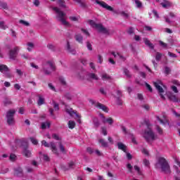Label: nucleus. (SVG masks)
I'll list each match as a JSON object with an SVG mask.
<instances>
[{
  "instance_id": "obj_1",
  "label": "nucleus",
  "mask_w": 180,
  "mask_h": 180,
  "mask_svg": "<svg viewBox=\"0 0 180 180\" xmlns=\"http://www.w3.org/2000/svg\"><path fill=\"white\" fill-rule=\"evenodd\" d=\"M156 169H161L163 174L167 175H171V166L165 158L160 157L158 159V162L155 165Z\"/></svg>"
},
{
  "instance_id": "obj_2",
  "label": "nucleus",
  "mask_w": 180,
  "mask_h": 180,
  "mask_svg": "<svg viewBox=\"0 0 180 180\" xmlns=\"http://www.w3.org/2000/svg\"><path fill=\"white\" fill-rule=\"evenodd\" d=\"M53 11H55L57 13L56 19H58V20L60 22L62 25L64 26H70V22L65 20V16H67V14L60 11L58 7H53Z\"/></svg>"
},
{
  "instance_id": "obj_3",
  "label": "nucleus",
  "mask_w": 180,
  "mask_h": 180,
  "mask_svg": "<svg viewBox=\"0 0 180 180\" xmlns=\"http://www.w3.org/2000/svg\"><path fill=\"white\" fill-rule=\"evenodd\" d=\"M153 85L157 89L160 98L163 99V101H165V96H164L165 95V90L164 89H167V86H165L161 81L154 82Z\"/></svg>"
},
{
  "instance_id": "obj_4",
  "label": "nucleus",
  "mask_w": 180,
  "mask_h": 180,
  "mask_svg": "<svg viewBox=\"0 0 180 180\" xmlns=\"http://www.w3.org/2000/svg\"><path fill=\"white\" fill-rule=\"evenodd\" d=\"M49 68H50V70L53 72L56 71L57 70L56 63L51 60H49L43 65L42 71L45 75H50V74H51V71H50Z\"/></svg>"
},
{
  "instance_id": "obj_5",
  "label": "nucleus",
  "mask_w": 180,
  "mask_h": 180,
  "mask_svg": "<svg viewBox=\"0 0 180 180\" xmlns=\"http://www.w3.org/2000/svg\"><path fill=\"white\" fill-rule=\"evenodd\" d=\"M15 113H16V111L15 110H9L6 112V119H7V123L9 126H12V124H15Z\"/></svg>"
},
{
  "instance_id": "obj_6",
  "label": "nucleus",
  "mask_w": 180,
  "mask_h": 180,
  "mask_svg": "<svg viewBox=\"0 0 180 180\" xmlns=\"http://www.w3.org/2000/svg\"><path fill=\"white\" fill-rule=\"evenodd\" d=\"M41 144L44 147H47V148L51 147V150H52L53 154H56V155H58V151L57 150V146H56V143H54V142H51L50 144H49V143H47V141H46L45 140H43L41 141Z\"/></svg>"
},
{
  "instance_id": "obj_7",
  "label": "nucleus",
  "mask_w": 180,
  "mask_h": 180,
  "mask_svg": "<svg viewBox=\"0 0 180 180\" xmlns=\"http://www.w3.org/2000/svg\"><path fill=\"white\" fill-rule=\"evenodd\" d=\"M89 102L90 103H91V105H94V106L98 109H101V110H103V112H105V113H108V112H109V108L106 105L101 103H96V101L94 100H90Z\"/></svg>"
},
{
  "instance_id": "obj_8",
  "label": "nucleus",
  "mask_w": 180,
  "mask_h": 180,
  "mask_svg": "<svg viewBox=\"0 0 180 180\" xmlns=\"http://www.w3.org/2000/svg\"><path fill=\"white\" fill-rule=\"evenodd\" d=\"M143 137L147 141V143H150V139H151L152 140H155V135L154 134V132L151 129L146 131Z\"/></svg>"
},
{
  "instance_id": "obj_9",
  "label": "nucleus",
  "mask_w": 180,
  "mask_h": 180,
  "mask_svg": "<svg viewBox=\"0 0 180 180\" xmlns=\"http://www.w3.org/2000/svg\"><path fill=\"white\" fill-rule=\"evenodd\" d=\"M20 49L19 46H15L13 49L9 51V58L11 60H16V57H18V51H19Z\"/></svg>"
},
{
  "instance_id": "obj_10",
  "label": "nucleus",
  "mask_w": 180,
  "mask_h": 180,
  "mask_svg": "<svg viewBox=\"0 0 180 180\" xmlns=\"http://www.w3.org/2000/svg\"><path fill=\"white\" fill-rule=\"evenodd\" d=\"M96 4L100 5V6H102V8H104V9H106L110 12H115V9H113L112 6L108 5L105 1H99L98 0H96Z\"/></svg>"
},
{
  "instance_id": "obj_11",
  "label": "nucleus",
  "mask_w": 180,
  "mask_h": 180,
  "mask_svg": "<svg viewBox=\"0 0 180 180\" xmlns=\"http://www.w3.org/2000/svg\"><path fill=\"white\" fill-rule=\"evenodd\" d=\"M66 112L67 113L70 114V116H74V115H75L76 117H77V118L79 119V123H81V115L78 113H77V112H75L74 110H72V108H66Z\"/></svg>"
},
{
  "instance_id": "obj_12",
  "label": "nucleus",
  "mask_w": 180,
  "mask_h": 180,
  "mask_svg": "<svg viewBox=\"0 0 180 180\" xmlns=\"http://www.w3.org/2000/svg\"><path fill=\"white\" fill-rule=\"evenodd\" d=\"M22 155L26 157V158H30V157H32V151L28 149L27 146L24 147L22 150Z\"/></svg>"
},
{
  "instance_id": "obj_13",
  "label": "nucleus",
  "mask_w": 180,
  "mask_h": 180,
  "mask_svg": "<svg viewBox=\"0 0 180 180\" xmlns=\"http://www.w3.org/2000/svg\"><path fill=\"white\" fill-rule=\"evenodd\" d=\"M167 97L169 101H172V102H179V98H178V97H176V96L172 93L167 94Z\"/></svg>"
},
{
  "instance_id": "obj_14",
  "label": "nucleus",
  "mask_w": 180,
  "mask_h": 180,
  "mask_svg": "<svg viewBox=\"0 0 180 180\" xmlns=\"http://www.w3.org/2000/svg\"><path fill=\"white\" fill-rule=\"evenodd\" d=\"M117 148L118 150H121L124 153H127V146L122 142L117 143Z\"/></svg>"
},
{
  "instance_id": "obj_15",
  "label": "nucleus",
  "mask_w": 180,
  "mask_h": 180,
  "mask_svg": "<svg viewBox=\"0 0 180 180\" xmlns=\"http://www.w3.org/2000/svg\"><path fill=\"white\" fill-rule=\"evenodd\" d=\"M156 119H157V121L160 123V124H162V126H165L166 124L169 126V121H168L167 118H164V120H162L160 117L156 116Z\"/></svg>"
},
{
  "instance_id": "obj_16",
  "label": "nucleus",
  "mask_w": 180,
  "mask_h": 180,
  "mask_svg": "<svg viewBox=\"0 0 180 180\" xmlns=\"http://www.w3.org/2000/svg\"><path fill=\"white\" fill-rule=\"evenodd\" d=\"M97 29L98 32H100V33H103L104 34H109V30L104 27L103 25H102V24H100Z\"/></svg>"
},
{
  "instance_id": "obj_17",
  "label": "nucleus",
  "mask_w": 180,
  "mask_h": 180,
  "mask_svg": "<svg viewBox=\"0 0 180 180\" xmlns=\"http://www.w3.org/2000/svg\"><path fill=\"white\" fill-rule=\"evenodd\" d=\"M102 116V122L103 123H108V124L110 125H112L113 124V118L112 117H108V118H106L105 117V116L103 115H101Z\"/></svg>"
},
{
  "instance_id": "obj_18",
  "label": "nucleus",
  "mask_w": 180,
  "mask_h": 180,
  "mask_svg": "<svg viewBox=\"0 0 180 180\" xmlns=\"http://www.w3.org/2000/svg\"><path fill=\"white\" fill-rule=\"evenodd\" d=\"M14 174L16 175V176H22L23 175V169L22 167H17L14 169Z\"/></svg>"
},
{
  "instance_id": "obj_19",
  "label": "nucleus",
  "mask_w": 180,
  "mask_h": 180,
  "mask_svg": "<svg viewBox=\"0 0 180 180\" xmlns=\"http://www.w3.org/2000/svg\"><path fill=\"white\" fill-rule=\"evenodd\" d=\"M0 72L5 74L6 72H9V68L6 65L0 64Z\"/></svg>"
},
{
  "instance_id": "obj_20",
  "label": "nucleus",
  "mask_w": 180,
  "mask_h": 180,
  "mask_svg": "<svg viewBox=\"0 0 180 180\" xmlns=\"http://www.w3.org/2000/svg\"><path fill=\"white\" fill-rule=\"evenodd\" d=\"M160 5L162 6V8H165V9H168V8H171L172 4L169 1L165 0L163 3H161Z\"/></svg>"
},
{
  "instance_id": "obj_21",
  "label": "nucleus",
  "mask_w": 180,
  "mask_h": 180,
  "mask_svg": "<svg viewBox=\"0 0 180 180\" xmlns=\"http://www.w3.org/2000/svg\"><path fill=\"white\" fill-rule=\"evenodd\" d=\"M143 41L146 46H148V47H149L150 49H154V45L148 40V39L144 38Z\"/></svg>"
},
{
  "instance_id": "obj_22",
  "label": "nucleus",
  "mask_w": 180,
  "mask_h": 180,
  "mask_svg": "<svg viewBox=\"0 0 180 180\" xmlns=\"http://www.w3.org/2000/svg\"><path fill=\"white\" fill-rule=\"evenodd\" d=\"M75 39L76 41H78V43H80V44H82V41L84 40V37H82V35H81V34H75Z\"/></svg>"
},
{
  "instance_id": "obj_23",
  "label": "nucleus",
  "mask_w": 180,
  "mask_h": 180,
  "mask_svg": "<svg viewBox=\"0 0 180 180\" xmlns=\"http://www.w3.org/2000/svg\"><path fill=\"white\" fill-rule=\"evenodd\" d=\"M67 50L69 53H70V54H75V49H71V46L70 45V42L68 41L67 43Z\"/></svg>"
},
{
  "instance_id": "obj_24",
  "label": "nucleus",
  "mask_w": 180,
  "mask_h": 180,
  "mask_svg": "<svg viewBox=\"0 0 180 180\" xmlns=\"http://www.w3.org/2000/svg\"><path fill=\"white\" fill-rule=\"evenodd\" d=\"M51 124L49 122H42L41 125V129H42L43 130L47 129V127L48 129H49Z\"/></svg>"
},
{
  "instance_id": "obj_25",
  "label": "nucleus",
  "mask_w": 180,
  "mask_h": 180,
  "mask_svg": "<svg viewBox=\"0 0 180 180\" xmlns=\"http://www.w3.org/2000/svg\"><path fill=\"white\" fill-rule=\"evenodd\" d=\"M123 73L126 75L127 78H130L131 77V73H130V70L126 68H123Z\"/></svg>"
},
{
  "instance_id": "obj_26",
  "label": "nucleus",
  "mask_w": 180,
  "mask_h": 180,
  "mask_svg": "<svg viewBox=\"0 0 180 180\" xmlns=\"http://www.w3.org/2000/svg\"><path fill=\"white\" fill-rule=\"evenodd\" d=\"M112 79V77L109 75H108L106 73H103L101 75V79L103 81H109V79Z\"/></svg>"
},
{
  "instance_id": "obj_27",
  "label": "nucleus",
  "mask_w": 180,
  "mask_h": 180,
  "mask_svg": "<svg viewBox=\"0 0 180 180\" xmlns=\"http://www.w3.org/2000/svg\"><path fill=\"white\" fill-rule=\"evenodd\" d=\"M89 23L92 27H96V29H98V27H99V25H101L96 24V22H95V21L92 20H89Z\"/></svg>"
},
{
  "instance_id": "obj_28",
  "label": "nucleus",
  "mask_w": 180,
  "mask_h": 180,
  "mask_svg": "<svg viewBox=\"0 0 180 180\" xmlns=\"http://www.w3.org/2000/svg\"><path fill=\"white\" fill-rule=\"evenodd\" d=\"M4 106H9L12 105V101L11 100V98H4Z\"/></svg>"
},
{
  "instance_id": "obj_29",
  "label": "nucleus",
  "mask_w": 180,
  "mask_h": 180,
  "mask_svg": "<svg viewBox=\"0 0 180 180\" xmlns=\"http://www.w3.org/2000/svg\"><path fill=\"white\" fill-rule=\"evenodd\" d=\"M38 106H41V105H44V98L41 96H39V100L37 101Z\"/></svg>"
},
{
  "instance_id": "obj_30",
  "label": "nucleus",
  "mask_w": 180,
  "mask_h": 180,
  "mask_svg": "<svg viewBox=\"0 0 180 180\" xmlns=\"http://www.w3.org/2000/svg\"><path fill=\"white\" fill-rule=\"evenodd\" d=\"M89 78H91V79H95L96 81H98L99 78L95 73H89Z\"/></svg>"
},
{
  "instance_id": "obj_31",
  "label": "nucleus",
  "mask_w": 180,
  "mask_h": 180,
  "mask_svg": "<svg viewBox=\"0 0 180 180\" xmlns=\"http://www.w3.org/2000/svg\"><path fill=\"white\" fill-rule=\"evenodd\" d=\"M68 127L69 129H74L75 127V122L72 121V120H70L68 122Z\"/></svg>"
},
{
  "instance_id": "obj_32",
  "label": "nucleus",
  "mask_w": 180,
  "mask_h": 180,
  "mask_svg": "<svg viewBox=\"0 0 180 180\" xmlns=\"http://www.w3.org/2000/svg\"><path fill=\"white\" fill-rule=\"evenodd\" d=\"M58 144H59V148H60V150L61 153H63V154H65L66 153L65 148H64V146L63 145V143L58 142Z\"/></svg>"
},
{
  "instance_id": "obj_33",
  "label": "nucleus",
  "mask_w": 180,
  "mask_h": 180,
  "mask_svg": "<svg viewBox=\"0 0 180 180\" xmlns=\"http://www.w3.org/2000/svg\"><path fill=\"white\" fill-rule=\"evenodd\" d=\"M27 50L28 51H32V50H33V47H34V44H33V43L32 42H28L27 44Z\"/></svg>"
},
{
  "instance_id": "obj_34",
  "label": "nucleus",
  "mask_w": 180,
  "mask_h": 180,
  "mask_svg": "<svg viewBox=\"0 0 180 180\" xmlns=\"http://www.w3.org/2000/svg\"><path fill=\"white\" fill-rule=\"evenodd\" d=\"M99 143L101 144L102 147H108V142L105 139H99Z\"/></svg>"
},
{
  "instance_id": "obj_35",
  "label": "nucleus",
  "mask_w": 180,
  "mask_h": 180,
  "mask_svg": "<svg viewBox=\"0 0 180 180\" xmlns=\"http://www.w3.org/2000/svg\"><path fill=\"white\" fill-rule=\"evenodd\" d=\"M162 58V53L160 52H157L155 56L156 61H160V60H161Z\"/></svg>"
},
{
  "instance_id": "obj_36",
  "label": "nucleus",
  "mask_w": 180,
  "mask_h": 180,
  "mask_svg": "<svg viewBox=\"0 0 180 180\" xmlns=\"http://www.w3.org/2000/svg\"><path fill=\"white\" fill-rule=\"evenodd\" d=\"M75 165V162L70 161V162L68 163V167L69 169H74V167Z\"/></svg>"
},
{
  "instance_id": "obj_37",
  "label": "nucleus",
  "mask_w": 180,
  "mask_h": 180,
  "mask_svg": "<svg viewBox=\"0 0 180 180\" xmlns=\"http://www.w3.org/2000/svg\"><path fill=\"white\" fill-rule=\"evenodd\" d=\"M135 4L136 5V8H141V6H143V3H141V1L140 0H135L134 1Z\"/></svg>"
},
{
  "instance_id": "obj_38",
  "label": "nucleus",
  "mask_w": 180,
  "mask_h": 180,
  "mask_svg": "<svg viewBox=\"0 0 180 180\" xmlns=\"http://www.w3.org/2000/svg\"><path fill=\"white\" fill-rule=\"evenodd\" d=\"M58 3L61 8H65V1L64 0H58Z\"/></svg>"
},
{
  "instance_id": "obj_39",
  "label": "nucleus",
  "mask_w": 180,
  "mask_h": 180,
  "mask_svg": "<svg viewBox=\"0 0 180 180\" xmlns=\"http://www.w3.org/2000/svg\"><path fill=\"white\" fill-rule=\"evenodd\" d=\"M30 140L32 143V144H34V146H37V144H39V141H37V139L33 137H30Z\"/></svg>"
},
{
  "instance_id": "obj_40",
  "label": "nucleus",
  "mask_w": 180,
  "mask_h": 180,
  "mask_svg": "<svg viewBox=\"0 0 180 180\" xmlns=\"http://www.w3.org/2000/svg\"><path fill=\"white\" fill-rule=\"evenodd\" d=\"M0 28L3 30H6L8 28V26L5 25V22L0 21Z\"/></svg>"
},
{
  "instance_id": "obj_41",
  "label": "nucleus",
  "mask_w": 180,
  "mask_h": 180,
  "mask_svg": "<svg viewBox=\"0 0 180 180\" xmlns=\"http://www.w3.org/2000/svg\"><path fill=\"white\" fill-rule=\"evenodd\" d=\"M0 8H3V9H8V4L0 1Z\"/></svg>"
},
{
  "instance_id": "obj_42",
  "label": "nucleus",
  "mask_w": 180,
  "mask_h": 180,
  "mask_svg": "<svg viewBox=\"0 0 180 180\" xmlns=\"http://www.w3.org/2000/svg\"><path fill=\"white\" fill-rule=\"evenodd\" d=\"M69 19L72 20V22H78V20L79 19V17L76 16H70Z\"/></svg>"
},
{
  "instance_id": "obj_43",
  "label": "nucleus",
  "mask_w": 180,
  "mask_h": 180,
  "mask_svg": "<svg viewBox=\"0 0 180 180\" xmlns=\"http://www.w3.org/2000/svg\"><path fill=\"white\" fill-rule=\"evenodd\" d=\"M94 124L96 127H99V126H101V122H99V120L98 119H94Z\"/></svg>"
},
{
  "instance_id": "obj_44",
  "label": "nucleus",
  "mask_w": 180,
  "mask_h": 180,
  "mask_svg": "<svg viewBox=\"0 0 180 180\" xmlns=\"http://www.w3.org/2000/svg\"><path fill=\"white\" fill-rule=\"evenodd\" d=\"M127 33L128 34H134V28H133L132 27H129V30H127Z\"/></svg>"
},
{
  "instance_id": "obj_45",
  "label": "nucleus",
  "mask_w": 180,
  "mask_h": 180,
  "mask_svg": "<svg viewBox=\"0 0 180 180\" xmlns=\"http://www.w3.org/2000/svg\"><path fill=\"white\" fill-rule=\"evenodd\" d=\"M134 168L135 171L138 172V175H141V170H140V167H139V166L135 165Z\"/></svg>"
},
{
  "instance_id": "obj_46",
  "label": "nucleus",
  "mask_w": 180,
  "mask_h": 180,
  "mask_svg": "<svg viewBox=\"0 0 180 180\" xmlns=\"http://www.w3.org/2000/svg\"><path fill=\"white\" fill-rule=\"evenodd\" d=\"M20 23L21 25H24V26H30V23L27 22V21H25L23 20H20Z\"/></svg>"
},
{
  "instance_id": "obj_47",
  "label": "nucleus",
  "mask_w": 180,
  "mask_h": 180,
  "mask_svg": "<svg viewBox=\"0 0 180 180\" xmlns=\"http://www.w3.org/2000/svg\"><path fill=\"white\" fill-rule=\"evenodd\" d=\"M156 130H157L158 133H159V134H162L163 131H162V129L160 126L156 125Z\"/></svg>"
},
{
  "instance_id": "obj_48",
  "label": "nucleus",
  "mask_w": 180,
  "mask_h": 180,
  "mask_svg": "<svg viewBox=\"0 0 180 180\" xmlns=\"http://www.w3.org/2000/svg\"><path fill=\"white\" fill-rule=\"evenodd\" d=\"M145 85H146V88H147V89L148 90L149 92H153V88L151 87V86L148 83L146 82Z\"/></svg>"
},
{
  "instance_id": "obj_49",
  "label": "nucleus",
  "mask_w": 180,
  "mask_h": 180,
  "mask_svg": "<svg viewBox=\"0 0 180 180\" xmlns=\"http://www.w3.org/2000/svg\"><path fill=\"white\" fill-rule=\"evenodd\" d=\"M101 130H102V134H103V136H108V131L106 130V127H102Z\"/></svg>"
},
{
  "instance_id": "obj_50",
  "label": "nucleus",
  "mask_w": 180,
  "mask_h": 180,
  "mask_svg": "<svg viewBox=\"0 0 180 180\" xmlns=\"http://www.w3.org/2000/svg\"><path fill=\"white\" fill-rule=\"evenodd\" d=\"M48 49H49V50H51L52 51H54V50H56V46H54V45L51 44H49L47 45Z\"/></svg>"
},
{
  "instance_id": "obj_51",
  "label": "nucleus",
  "mask_w": 180,
  "mask_h": 180,
  "mask_svg": "<svg viewBox=\"0 0 180 180\" xmlns=\"http://www.w3.org/2000/svg\"><path fill=\"white\" fill-rule=\"evenodd\" d=\"M127 168L129 169V172H133V166L131 165V164L128 163L127 165Z\"/></svg>"
},
{
  "instance_id": "obj_52",
  "label": "nucleus",
  "mask_w": 180,
  "mask_h": 180,
  "mask_svg": "<svg viewBox=\"0 0 180 180\" xmlns=\"http://www.w3.org/2000/svg\"><path fill=\"white\" fill-rule=\"evenodd\" d=\"M53 109L55 110H59L60 107H58V103H56V101H53Z\"/></svg>"
},
{
  "instance_id": "obj_53",
  "label": "nucleus",
  "mask_w": 180,
  "mask_h": 180,
  "mask_svg": "<svg viewBox=\"0 0 180 180\" xmlns=\"http://www.w3.org/2000/svg\"><path fill=\"white\" fill-rule=\"evenodd\" d=\"M9 159H10V161H15V160H16V155L11 153L10 155Z\"/></svg>"
},
{
  "instance_id": "obj_54",
  "label": "nucleus",
  "mask_w": 180,
  "mask_h": 180,
  "mask_svg": "<svg viewBox=\"0 0 180 180\" xmlns=\"http://www.w3.org/2000/svg\"><path fill=\"white\" fill-rule=\"evenodd\" d=\"M59 81L62 85H67V82H65V79H64V77H60Z\"/></svg>"
},
{
  "instance_id": "obj_55",
  "label": "nucleus",
  "mask_w": 180,
  "mask_h": 180,
  "mask_svg": "<svg viewBox=\"0 0 180 180\" xmlns=\"http://www.w3.org/2000/svg\"><path fill=\"white\" fill-rule=\"evenodd\" d=\"M86 47L88 50H89L90 51H92V44H91V42L89 41L86 42Z\"/></svg>"
},
{
  "instance_id": "obj_56",
  "label": "nucleus",
  "mask_w": 180,
  "mask_h": 180,
  "mask_svg": "<svg viewBox=\"0 0 180 180\" xmlns=\"http://www.w3.org/2000/svg\"><path fill=\"white\" fill-rule=\"evenodd\" d=\"M143 164L145 167H150V161L147 159L143 160Z\"/></svg>"
},
{
  "instance_id": "obj_57",
  "label": "nucleus",
  "mask_w": 180,
  "mask_h": 180,
  "mask_svg": "<svg viewBox=\"0 0 180 180\" xmlns=\"http://www.w3.org/2000/svg\"><path fill=\"white\" fill-rule=\"evenodd\" d=\"M61 169L64 172L65 171H70V168L68 167V166H65V165H62L61 166Z\"/></svg>"
},
{
  "instance_id": "obj_58",
  "label": "nucleus",
  "mask_w": 180,
  "mask_h": 180,
  "mask_svg": "<svg viewBox=\"0 0 180 180\" xmlns=\"http://www.w3.org/2000/svg\"><path fill=\"white\" fill-rule=\"evenodd\" d=\"M86 152L89 153V154H94V149L91 147H88L86 148Z\"/></svg>"
},
{
  "instance_id": "obj_59",
  "label": "nucleus",
  "mask_w": 180,
  "mask_h": 180,
  "mask_svg": "<svg viewBox=\"0 0 180 180\" xmlns=\"http://www.w3.org/2000/svg\"><path fill=\"white\" fill-rule=\"evenodd\" d=\"M117 105L122 106L123 105V101L120 99V98H117Z\"/></svg>"
},
{
  "instance_id": "obj_60",
  "label": "nucleus",
  "mask_w": 180,
  "mask_h": 180,
  "mask_svg": "<svg viewBox=\"0 0 180 180\" xmlns=\"http://www.w3.org/2000/svg\"><path fill=\"white\" fill-rule=\"evenodd\" d=\"M44 157V160L46 161V162H49L50 161V158L47 155H43Z\"/></svg>"
},
{
  "instance_id": "obj_61",
  "label": "nucleus",
  "mask_w": 180,
  "mask_h": 180,
  "mask_svg": "<svg viewBox=\"0 0 180 180\" xmlns=\"http://www.w3.org/2000/svg\"><path fill=\"white\" fill-rule=\"evenodd\" d=\"M52 137L55 139V140H61V139H60V137L58 136V135H57V134H53L52 135Z\"/></svg>"
},
{
  "instance_id": "obj_62",
  "label": "nucleus",
  "mask_w": 180,
  "mask_h": 180,
  "mask_svg": "<svg viewBox=\"0 0 180 180\" xmlns=\"http://www.w3.org/2000/svg\"><path fill=\"white\" fill-rule=\"evenodd\" d=\"M120 15H122V16H124V18H129V13H127L124 11H122L120 13Z\"/></svg>"
},
{
  "instance_id": "obj_63",
  "label": "nucleus",
  "mask_w": 180,
  "mask_h": 180,
  "mask_svg": "<svg viewBox=\"0 0 180 180\" xmlns=\"http://www.w3.org/2000/svg\"><path fill=\"white\" fill-rule=\"evenodd\" d=\"M33 4L34 5V6H39L40 5V1L39 0H34L33 1Z\"/></svg>"
},
{
  "instance_id": "obj_64",
  "label": "nucleus",
  "mask_w": 180,
  "mask_h": 180,
  "mask_svg": "<svg viewBox=\"0 0 180 180\" xmlns=\"http://www.w3.org/2000/svg\"><path fill=\"white\" fill-rule=\"evenodd\" d=\"M172 89L174 91V94H178V88L176 86H172Z\"/></svg>"
}]
</instances>
